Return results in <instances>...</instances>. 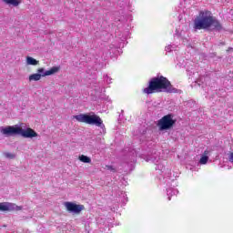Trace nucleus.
Returning <instances> with one entry per match:
<instances>
[{
	"label": "nucleus",
	"instance_id": "1",
	"mask_svg": "<svg viewBox=\"0 0 233 233\" xmlns=\"http://www.w3.org/2000/svg\"><path fill=\"white\" fill-rule=\"evenodd\" d=\"M167 92V94H179L181 90L174 87L170 80L164 76L152 77L148 81V85L142 92L150 96V94H157L159 92Z\"/></svg>",
	"mask_w": 233,
	"mask_h": 233
},
{
	"label": "nucleus",
	"instance_id": "2",
	"mask_svg": "<svg viewBox=\"0 0 233 233\" xmlns=\"http://www.w3.org/2000/svg\"><path fill=\"white\" fill-rule=\"evenodd\" d=\"M193 28L195 30H223V25L218 19L212 15V12L208 10L200 11L198 15L194 20Z\"/></svg>",
	"mask_w": 233,
	"mask_h": 233
},
{
	"label": "nucleus",
	"instance_id": "3",
	"mask_svg": "<svg viewBox=\"0 0 233 233\" xmlns=\"http://www.w3.org/2000/svg\"><path fill=\"white\" fill-rule=\"evenodd\" d=\"M1 133L7 137H10V136H22V137L26 138L37 137V132L35 130L31 127L23 129V127L17 125L5 127L1 129Z\"/></svg>",
	"mask_w": 233,
	"mask_h": 233
},
{
	"label": "nucleus",
	"instance_id": "4",
	"mask_svg": "<svg viewBox=\"0 0 233 233\" xmlns=\"http://www.w3.org/2000/svg\"><path fill=\"white\" fill-rule=\"evenodd\" d=\"M74 119H76L78 123H86V125H95V127H98L99 128H105V124H103V119H101V116L94 113H92V115H76L74 116Z\"/></svg>",
	"mask_w": 233,
	"mask_h": 233
},
{
	"label": "nucleus",
	"instance_id": "5",
	"mask_svg": "<svg viewBox=\"0 0 233 233\" xmlns=\"http://www.w3.org/2000/svg\"><path fill=\"white\" fill-rule=\"evenodd\" d=\"M177 121V120L174 119L172 114H167L157 121V127L160 132H163V130H171V128H174V125H176Z\"/></svg>",
	"mask_w": 233,
	"mask_h": 233
},
{
	"label": "nucleus",
	"instance_id": "6",
	"mask_svg": "<svg viewBox=\"0 0 233 233\" xmlns=\"http://www.w3.org/2000/svg\"><path fill=\"white\" fill-rule=\"evenodd\" d=\"M65 207L68 212H74L75 214H81V211L85 210L84 205H77L73 202H66Z\"/></svg>",
	"mask_w": 233,
	"mask_h": 233
},
{
	"label": "nucleus",
	"instance_id": "7",
	"mask_svg": "<svg viewBox=\"0 0 233 233\" xmlns=\"http://www.w3.org/2000/svg\"><path fill=\"white\" fill-rule=\"evenodd\" d=\"M38 74H40V76L42 77H46V76H52L54 74H56V72H59V67L57 66H53L52 68H50L49 70L45 72V68L40 67L37 69Z\"/></svg>",
	"mask_w": 233,
	"mask_h": 233
},
{
	"label": "nucleus",
	"instance_id": "8",
	"mask_svg": "<svg viewBox=\"0 0 233 233\" xmlns=\"http://www.w3.org/2000/svg\"><path fill=\"white\" fill-rule=\"evenodd\" d=\"M208 154H209L208 150L204 151L199 160L200 165H207V163H208Z\"/></svg>",
	"mask_w": 233,
	"mask_h": 233
},
{
	"label": "nucleus",
	"instance_id": "9",
	"mask_svg": "<svg viewBox=\"0 0 233 233\" xmlns=\"http://www.w3.org/2000/svg\"><path fill=\"white\" fill-rule=\"evenodd\" d=\"M5 5H12V6H19L23 0H3Z\"/></svg>",
	"mask_w": 233,
	"mask_h": 233
},
{
	"label": "nucleus",
	"instance_id": "10",
	"mask_svg": "<svg viewBox=\"0 0 233 233\" xmlns=\"http://www.w3.org/2000/svg\"><path fill=\"white\" fill-rule=\"evenodd\" d=\"M26 64L27 65H32L33 66H35L39 65V61L35 59L32 56H27L26 57Z\"/></svg>",
	"mask_w": 233,
	"mask_h": 233
},
{
	"label": "nucleus",
	"instance_id": "11",
	"mask_svg": "<svg viewBox=\"0 0 233 233\" xmlns=\"http://www.w3.org/2000/svg\"><path fill=\"white\" fill-rule=\"evenodd\" d=\"M79 161H81V163H92V158H90L89 157H86L85 155H81L78 157Z\"/></svg>",
	"mask_w": 233,
	"mask_h": 233
},
{
	"label": "nucleus",
	"instance_id": "12",
	"mask_svg": "<svg viewBox=\"0 0 233 233\" xmlns=\"http://www.w3.org/2000/svg\"><path fill=\"white\" fill-rule=\"evenodd\" d=\"M10 207L6 203H0V212H8Z\"/></svg>",
	"mask_w": 233,
	"mask_h": 233
},
{
	"label": "nucleus",
	"instance_id": "13",
	"mask_svg": "<svg viewBox=\"0 0 233 233\" xmlns=\"http://www.w3.org/2000/svg\"><path fill=\"white\" fill-rule=\"evenodd\" d=\"M41 79V74H33L29 76V81H39Z\"/></svg>",
	"mask_w": 233,
	"mask_h": 233
},
{
	"label": "nucleus",
	"instance_id": "14",
	"mask_svg": "<svg viewBox=\"0 0 233 233\" xmlns=\"http://www.w3.org/2000/svg\"><path fill=\"white\" fill-rule=\"evenodd\" d=\"M4 156H5V157H7V159H14V158L15 157V155H14V154H12V153H8V152L4 153Z\"/></svg>",
	"mask_w": 233,
	"mask_h": 233
},
{
	"label": "nucleus",
	"instance_id": "15",
	"mask_svg": "<svg viewBox=\"0 0 233 233\" xmlns=\"http://www.w3.org/2000/svg\"><path fill=\"white\" fill-rule=\"evenodd\" d=\"M107 170H111V172H116V168L114 167V166H106Z\"/></svg>",
	"mask_w": 233,
	"mask_h": 233
},
{
	"label": "nucleus",
	"instance_id": "16",
	"mask_svg": "<svg viewBox=\"0 0 233 233\" xmlns=\"http://www.w3.org/2000/svg\"><path fill=\"white\" fill-rule=\"evenodd\" d=\"M228 161H229L230 163H233V152H230V153H229Z\"/></svg>",
	"mask_w": 233,
	"mask_h": 233
}]
</instances>
